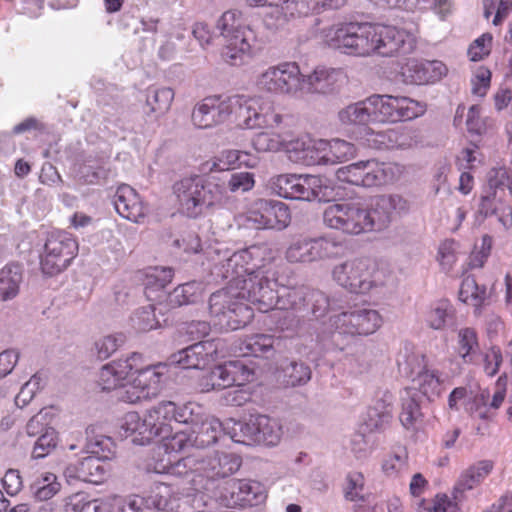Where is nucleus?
Segmentation results:
<instances>
[{
	"mask_svg": "<svg viewBox=\"0 0 512 512\" xmlns=\"http://www.w3.org/2000/svg\"><path fill=\"white\" fill-rule=\"evenodd\" d=\"M260 248L250 247L234 252L222 265L221 276L226 280L224 288H288L277 272L255 269L254 260Z\"/></svg>",
	"mask_w": 512,
	"mask_h": 512,
	"instance_id": "obj_1",
	"label": "nucleus"
},
{
	"mask_svg": "<svg viewBox=\"0 0 512 512\" xmlns=\"http://www.w3.org/2000/svg\"><path fill=\"white\" fill-rule=\"evenodd\" d=\"M242 460L235 454L224 451H217L208 456L188 455L172 462L171 459L165 463L162 461L157 464L156 470L159 472H172L177 476H185L194 473L196 477L216 480L225 478L236 473L241 467Z\"/></svg>",
	"mask_w": 512,
	"mask_h": 512,
	"instance_id": "obj_2",
	"label": "nucleus"
},
{
	"mask_svg": "<svg viewBox=\"0 0 512 512\" xmlns=\"http://www.w3.org/2000/svg\"><path fill=\"white\" fill-rule=\"evenodd\" d=\"M216 28L224 40L222 59L232 66L244 64L251 57L256 35L243 13L236 9L224 12L217 20Z\"/></svg>",
	"mask_w": 512,
	"mask_h": 512,
	"instance_id": "obj_3",
	"label": "nucleus"
},
{
	"mask_svg": "<svg viewBox=\"0 0 512 512\" xmlns=\"http://www.w3.org/2000/svg\"><path fill=\"white\" fill-rule=\"evenodd\" d=\"M172 189L177 211L191 219L203 216L211 207L219 205L221 199L212 177L208 180L198 175L185 177L175 182Z\"/></svg>",
	"mask_w": 512,
	"mask_h": 512,
	"instance_id": "obj_4",
	"label": "nucleus"
},
{
	"mask_svg": "<svg viewBox=\"0 0 512 512\" xmlns=\"http://www.w3.org/2000/svg\"><path fill=\"white\" fill-rule=\"evenodd\" d=\"M147 298L152 302L148 307L138 310L132 318L134 328L139 332H148L160 326L155 311L160 314L188 304L203 300V290H149Z\"/></svg>",
	"mask_w": 512,
	"mask_h": 512,
	"instance_id": "obj_5",
	"label": "nucleus"
},
{
	"mask_svg": "<svg viewBox=\"0 0 512 512\" xmlns=\"http://www.w3.org/2000/svg\"><path fill=\"white\" fill-rule=\"evenodd\" d=\"M327 44L345 53L366 56L374 52V24L349 22L323 30Z\"/></svg>",
	"mask_w": 512,
	"mask_h": 512,
	"instance_id": "obj_6",
	"label": "nucleus"
},
{
	"mask_svg": "<svg viewBox=\"0 0 512 512\" xmlns=\"http://www.w3.org/2000/svg\"><path fill=\"white\" fill-rule=\"evenodd\" d=\"M233 290H216L209 297V311L220 329L238 330L254 317L253 309L244 301V296L231 293Z\"/></svg>",
	"mask_w": 512,
	"mask_h": 512,
	"instance_id": "obj_7",
	"label": "nucleus"
},
{
	"mask_svg": "<svg viewBox=\"0 0 512 512\" xmlns=\"http://www.w3.org/2000/svg\"><path fill=\"white\" fill-rule=\"evenodd\" d=\"M200 405L187 403L177 406L172 401H162L146 413L152 438L170 434L173 423H198Z\"/></svg>",
	"mask_w": 512,
	"mask_h": 512,
	"instance_id": "obj_8",
	"label": "nucleus"
},
{
	"mask_svg": "<svg viewBox=\"0 0 512 512\" xmlns=\"http://www.w3.org/2000/svg\"><path fill=\"white\" fill-rule=\"evenodd\" d=\"M250 7L275 6L276 27L285 25L290 19L307 16L322 10H337L345 6L347 0H245Z\"/></svg>",
	"mask_w": 512,
	"mask_h": 512,
	"instance_id": "obj_9",
	"label": "nucleus"
},
{
	"mask_svg": "<svg viewBox=\"0 0 512 512\" xmlns=\"http://www.w3.org/2000/svg\"><path fill=\"white\" fill-rule=\"evenodd\" d=\"M255 367L243 360H230L216 365L199 380L202 392L222 390L232 386L242 387L254 381Z\"/></svg>",
	"mask_w": 512,
	"mask_h": 512,
	"instance_id": "obj_10",
	"label": "nucleus"
},
{
	"mask_svg": "<svg viewBox=\"0 0 512 512\" xmlns=\"http://www.w3.org/2000/svg\"><path fill=\"white\" fill-rule=\"evenodd\" d=\"M370 101L374 123L412 120L425 112L423 104L408 97L374 94Z\"/></svg>",
	"mask_w": 512,
	"mask_h": 512,
	"instance_id": "obj_11",
	"label": "nucleus"
},
{
	"mask_svg": "<svg viewBox=\"0 0 512 512\" xmlns=\"http://www.w3.org/2000/svg\"><path fill=\"white\" fill-rule=\"evenodd\" d=\"M335 175L341 182L363 187H374L393 181L394 170L391 164L369 159L340 167Z\"/></svg>",
	"mask_w": 512,
	"mask_h": 512,
	"instance_id": "obj_12",
	"label": "nucleus"
},
{
	"mask_svg": "<svg viewBox=\"0 0 512 512\" xmlns=\"http://www.w3.org/2000/svg\"><path fill=\"white\" fill-rule=\"evenodd\" d=\"M257 85L269 93L296 95L304 92V75L295 62H283L261 73Z\"/></svg>",
	"mask_w": 512,
	"mask_h": 512,
	"instance_id": "obj_13",
	"label": "nucleus"
},
{
	"mask_svg": "<svg viewBox=\"0 0 512 512\" xmlns=\"http://www.w3.org/2000/svg\"><path fill=\"white\" fill-rule=\"evenodd\" d=\"M159 368L160 365L143 367L142 360L138 362V369L133 370V376L124 386V390L118 396L119 399L135 404L156 397L161 391L163 378Z\"/></svg>",
	"mask_w": 512,
	"mask_h": 512,
	"instance_id": "obj_14",
	"label": "nucleus"
},
{
	"mask_svg": "<svg viewBox=\"0 0 512 512\" xmlns=\"http://www.w3.org/2000/svg\"><path fill=\"white\" fill-rule=\"evenodd\" d=\"M367 208L358 203L342 202L328 206L323 212V222L327 227L348 234L368 232Z\"/></svg>",
	"mask_w": 512,
	"mask_h": 512,
	"instance_id": "obj_15",
	"label": "nucleus"
},
{
	"mask_svg": "<svg viewBox=\"0 0 512 512\" xmlns=\"http://www.w3.org/2000/svg\"><path fill=\"white\" fill-rule=\"evenodd\" d=\"M330 323L339 334L368 336L381 327L382 317L376 310L362 308L334 315Z\"/></svg>",
	"mask_w": 512,
	"mask_h": 512,
	"instance_id": "obj_16",
	"label": "nucleus"
},
{
	"mask_svg": "<svg viewBox=\"0 0 512 512\" xmlns=\"http://www.w3.org/2000/svg\"><path fill=\"white\" fill-rule=\"evenodd\" d=\"M340 245L332 239L303 238L291 243L286 250V259L291 263H309L335 257Z\"/></svg>",
	"mask_w": 512,
	"mask_h": 512,
	"instance_id": "obj_17",
	"label": "nucleus"
},
{
	"mask_svg": "<svg viewBox=\"0 0 512 512\" xmlns=\"http://www.w3.org/2000/svg\"><path fill=\"white\" fill-rule=\"evenodd\" d=\"M373 53L390 57L398 53L407 54L413 51L415 40L412 34L395 26L374 24Z\"/></svg>",
	"mask_w": 512,
	"mask_h": 512,
	"instance_id": "obj_18",
	"label": "nucleus"
},
{
	"mask_svg": "<svg viewBox=\"0 0 512 512\" xmlns=\"http://www.w3.org/2000/svg\"><path fill=\"white\" fill-rule=\"evenodd\" d=\"M221 348L220 340L200 341L174 354V362L183 369H204L219 359Z\"/></svg>",
	"mask_w": 512,
	"mask_h": 512,
	"instance_id": "obj_19",
	"label": "nucleus"
},
{
	"mask_svg": "<svg viewBox=\"0 0 512 512\" xmlns=\"http://www.w3.org/2000/svg\"><path fill=\"white\" fill-rule=\"evenodd\" d=\"M142 359L139 353H132L125 359H118L105 364L99 373L98 383L102 390L110 391L119 389V394L133 376V370L138 369V362Z\"/></svg>",
	"mask_w": 512,
	"mask_h": 512,
	"instance_id": "obj_20",
	"label": "nucleus"
},
{
	"mask_svg": "<svg viewBox=\"0 0 512 512\" xmlns=\"http://www.w3.org/2000/svg\"><path fill=\"white\" fill-rule=\"evenodd\" d=\"M405 209V201L399 195H381L373 199L367 208L369 231H382L392 222L396 211Z\"/></svg>",
	"mask_w": 512,
	"mask_h": 512,
	"instance_id": "obj_21",
	"label": "nucleus"
},
{
	"mask_svg": "<svg viewBox=\"0 0 512 512\" xmlns=\"http://www.w3.org/2000/svg\"><path fill=\"white\" fill-rule=\"evenodd\" d=\"M229 105L227 97H208L197 103L191 114V120L195 127L208 129L224 123L229 118Z\"/></svg>",
	"mask_w": 512,
	"mask_h": 512,
	"instance_id": "obj_22",
	"label": "nucleus"
},
{
	"mask_svg": "<svg viewBox=\"0 0 512 512\" xmlns=\"http://www.w3.org/2000/svg\"><path fill=\"white\" fill-rule=\"evenodd\" d=\"M241 432L251 441L274 446L281 439L282 426L278 420L267 415H251L248 421L241 425Z\"/></svg>",
	"mask_w": 512,
	"mask_h": 512,
	"instance_id": "obj_23",
	"label": "nucleus"
},
{
	"mask_svg": "<svg viewBox=\"0 0 512 512\" xmlns=\"http://www.w3.org/2000/svg\"><path fill=\"white\" fill-rule=\"evenodd\" d=\"M263 98L247 95H232L227 97L229 117L234 116L237 125L245 129L258 128V121L263 104Z\"/></svg>",
	"mask_w": 512,
	"mask_h": 512,
	"instance_id": "obj_24",
	"label": "nucleus"
},
{
	"mask_svg": "<svg viewBox=\"0 0 512 512\" xmlns=\"http://www.w3.org/2000/svg\"><path fill=\"white\" fill-rule=\"evenodd\" d=\"M346 74L341 69L317 67L313 73L304 76V92L334 94L346 83Z\"/></svg>",
	"mask_w": 512,
	"mask_h": 512,
	"instance_id": "obj_25",
	"label": "nucleus"
},
{
	"mask_svg": "<svg viewBox=\"0 0 512 512\" xmlns=\"http://www.w3.org/2000/svg\"><path fill=\"white\" fill-rule=\"evenodd\" d=\"M114 207L124 219L139 223L146 216L147 209L138 193L129 185H121L114 195Z\"/></svg>",
	"mask_w": 512,
	"mask_h": 512,
	"instance_id": "obj_26",
	"label": "nucleus"
},
{
	"mask_svg": "<svg viewBox=\"0 0 512 512\" xmlns=\"http://www.w3.org/2000/svg\"><path fill=\"white\" fill-rule=\"evenodd\" d=\"M293 190L290 192L291 200L303 201H327L329 194L328 186L323 179L315 175H296V181L292 183Z\"/></svg>",
	"mask_w": 512,
	"mask_h": 512,
	"instance_id": "obj_27",
	"label": "nucleus"
},
{
	"mask_svg": "<svg viewBox=\"0 0 512 512\" xmlns=\"http://www.w3.org/2000/svg\"><path fill=\"white\" fill-rule=\"evenodd\" d=\"M455 352L465 365L480 364L481 349L478 334L474 328L465 327L458 331Z\"/></svg>",
	"mask_w": 512,
	"mask_h": 512,
	"instance_id": "obj_28",
	"label": "nucleus"
},
{
	"mask_svg": "<svg viewBox=\"0 0 512 512\" xmlns=\"http://www.w3.org/2000/svg\"><path fill=\"white\" fill-rule=\"evenodd\" d=\"M494 462L492 460H480L467 469L459 476L454 487V498L457 499V493H464L479 486L492 472Z\"/></svg>",
	"mask_w": 512,
	"mask_h": 512,
	"instance_id": "obj_29",
	"label": "nucleus"
},
{
	"mask_svg": "<svg viewBox=\"0 0 512 512\" xmlns=\"http://www.w3.org/2000/svg\"><path fill=\"white\" fill-rule=\"evenodd\" d=\"M212 179L221 193L219 205H226L230 201L229 192L244 193L255 185L254 174L250 172H235L227 179L212 176Z\"/></svg>",
	"mask_w": 512,
	"mask_h": 512,
	"instance_id": "obj_30",
	"label": "nucleus"
},
{
	"mask_svg": "<svg viewBox=\"0 0 512 512\" xmlns=\"http://www.w3.org/2000/svg\"><path fill=\"white\" fill-rule=\"evenodd\" d=\"M192 433L195 434L194 444L199 447H206L217 442L223 432L222 423L214 417L202 416V407L199 410V422L190 423Z\"/></svg>",
	"mask_w": 512,
	"mask_h": 512,
	"instance_id": "obj_31",
	"label": "nucleus"
},
{
	"mask_svg": "<svg viewBox=\"0 0 512 512\" xmlns=\"http://www.w3.org/2000/svg\"><path fill=\"white\" fill-rule=\"evenodd\" d=\"M163 438L161 449L163 450V453H159V456H161L158 459L154 460V463L152 465V470L155 473L159 474H172V472H159L156 470V466L160 462H166L167 460L171 459L172 462H177L178 458H176V454L186 449L188 446L191 445V437L186 432H176L174 435L169 436V434L161 436ZM181 458H179L180 460Z\"/></svg>",
	"mask_w": 512,
	"mask_h": 512,
	"instance_id": "obj_32",
	"label": "nucleus"
},
{
	"mask_svg": "<svg viewBox=\"0 0 512 512\" xmlns=\"http://www.w3.org/2000/svg\"><path fill=\"white\" fill-rule=\"evenodd\" d=\"M415 389H417L428 401H435L443 394L444 380L440 378L437 370H429L424 367L413 378Z\"/></svg>",
	"mask_w": 512,
	"mask_h": 512,
	"instance_id": "obj_33",
	"label": "nucleus"
},
{
	"mask_svg": "<svg viewBox=\"0 0 512 512\" xmlns=\"http://www.w3.org/2000/svg\"><path fill=\"white\" fill-rule=\"evenodd\" d=\"M174 271L170 267H148L138 270L133 275L135 285L144 286V288H165L173 279Z\"/></svg>",
	"mask_w": 512,
	"mask_h": 512,
	"instance_id": "obj_34",
	"label": "nucleus"
},
{
	"mask_svg": "<svg viewBox=\"0 0 512 512\" xmlns=\"http://www.w3.org/2000/svg\"><path fill=\"white\" fill-rule=\"evenodd\" d=\"M362 270L361 261L345 262L333 269L332 276L341 288H362L366 283L361 275Z\"/></svg>",
	"mask_w": 512,
	"mask_h": 512,
	"instance_id": "obj_35",
	"label": "nucleus"
},
{
	"mask_svg": "<svg viewBox=\"0 0 512 512\" xmlns=\"http://www.w3.org/2000/svg\"><path fill=\"white\" fill-rule=\"evenodd\" d=\"M339 121L344 125H363L374 123L370 97L350 104L338 112Z\"/></svg>",
	"mask_w": 512,
	"mask_h": 512,
	"instance_id": "obj_36",
	"label": "nucleus"
},
{
	"mask_svg": "<svg viewBox=\"0 0 512 512\" xmlns=\"http://www.w3.org/2000/svg\"><path fill=\"white\" fill-rule=\"evenodd\" d=\"M45 252L60 255L72 261L77 254L78 244L70 234L64 231L51 232L44 245Z\"/></svg>",
	"mask_w": 512,
	"mask_h": 512,
	"instance_id": "obj_37",
	"label": "nucleus"
},
{
	"mask_svg": "<svg viewBox=\"0 0 512 512\" xmlns=\"http://www.w3.org/2000/svg\"><path fill=\"white\" fill-rule=\"evenodd\" d=\"M249 297H252L253 304L261 312L271 310L288 311L294 308V303H288L284 296L278 294V290H248Z\"/></svg>",
	"mask_w": 512,
	"mask_h": 512,
	"instance_id": "obj_38",
	"label": "nucleus"
},
{
	"mask_svg": "<svg viewBox=\"0 0 512 512\" xmlns=\"http://www.w3.org/2000/svg\"><path fill=\"white\" fill-rule=\"evenodd\" d=\"M174 91L169 87L149 88L146 97V104L150 108L147 116L158 119L165 115L174 100Z\"/></svg>",
	"mask_w": 512,
	"mask_h": 512,
	"instance_id": "obj_39",
	"label": "nucleus"
},
{
	"mask_svg": "<svg viewBox=\"0 0 512 512\" xmlns=\"http://www.w3.org/2000/svg\"><path fill=\"white\" fill-rule=\"evenodd\" d=\"M228 485L234 504L254 505L263 499L257 482L233 480Z\"/></svg>",
	"mask_w": 512,
	"mask_h": 512,
	"instance_id": "obj_40",
	"label": "nucleus"
},
{
	"mask_svg": "<svg viewBox=\"0 0 512 512\" xmlns=\"http://www.w3.org/2000/svg\"><path fill=\"white\" fill-rule=\"evenodd\" d=\"M121 435L124 437L135 436L134 442L139 441L140 443L149 442L152 437L150 435V429L147 424V415L142 419L137 412H128L122 419L121 423Z\"/></svg>",
	"mask_w": 512,
	"mask_h": 512,
	"instance_id": "obj_41",
	"label": "nucleus"
},
{
	"mask_svg": "<svg viewBox=\"0 0 512 512\" xmlns=\"http://www.w3.org/2000/svg\"><path fill=\"white\" fill-rule=\"evenodd\" d=\"M454 320L455 310L447 299H440L432 304L425 315L427 325L434 330H442Z\"/></svg>",
	"mask_w": 512,
	"mask_h": 512,
	"instance_id": "obj_42",
	"label": "nucleus"
},
{
	"mask_svg": "<svg viewBox=\"0 0 512 512\" xmlns=\"http://www.w3.org/2000/svg\"><path fill=\"white\" fill-rule=\"evenodd\" d=\"M176 490L166 483H156L145 496L150 512L170 511V506L174 501Z\"/></svg>",
	"mask_w": 512,
	"mask_h": 512,
	"instance_id": "obj_43",
	"label": "nucleus"
},
{
	"mask_svg": "<svg viewBox=\"0 0 512 512\" xmlns=\"http://www.w3.org/2000/svg\"><path fill=\"white\" fill-rule=\"evenodd\" d=\"M264 212L270 229L282 230L290 223V212L286 204L280 201L263 200Z\"/></svg>",
	"mask_w": 512,
	"mask_h": 512,
	"instance_id": "obj_44",
	"label": "nucleus"
},
{
	"mask_svg": "<svg viewBox=\"0 0 512 512\" xmlns=\"http://www.w3.org/2000/svg\"><path fill=\"white\" fill-rule=\"evenodd\" d=\"M61 488L57 476L51 472L41 473L32 485L34 497L38 501H48L53 498Z\"/></svg>",
	"mask_w": 512,
	"mask_h": 512,
	"instance_id": "obj_45",
	"label": "nucleus"
},
{
	"mask_svg": "<svg viewBox=\"0 0 512 512\" xmlns=\"http://www.w3.org/2000/svg\"><path fill=\"white\" fill-rule=\"evenodd\" d=\"M273 345V336L256 334L244 339L239 346V350L243 356H260L271 351Z\"/></svg>",
	"mask_w": 512,
	"mask_h": 512,
	"instance_id": "obj_46",
	"label": "nucleus"
},
{
	"mask_svg": "<svg viewBox=\"0 0 512 512\" xmlns=\"http://www.w3.org/2000/svg\"><path fill=\"white\" fill-rule=\"evenodd\" d=\"M78 472L83 480L90 483L103 482L106 476V468L99 457H85L79 464Z\"/></svg>",
	"mask_w": 512,
	"mask_h": 512,
	"instance_id": "obj_47",
	"label": "nucleus"
},
{
	"mask_svg": "<svg viewBox=\"0 0 512 512\" xmlns=\"http://www.w3.org/2000/svg\"><path fill=\"white\" fill-rule=\"evenodd\" d=\"M243 155L247 156L248 154L246 152L234 149L223 150L210 163H207V165H210L209 171H228L235 168L236 165L241 164L250 166L246 161L241 159Z\"/></svg>",
	"mask_w": 512,
	"mask_h": 512,
	"instance_id": "obj_48",
	"label": "nucleus"
},
{
	"mask_svg": "<svg viewBox=\"0 0 512 512\" xmlns=\"http://www.w3.org/2000/svg\"><path fill=\"white\" fill-rule=\"evenodd\" d=\"M422 418L421 406L415 398L408 397L402 400L399 420L405 429L415 430Z\"/></svg>",
	"mask_w": 512,
	"mask_h": 512,
	"instance_id": "obj_49",
	"label": "nucleus"
},
{
	"mask_svg": "<svg viewBox=\"0 0 512 512\" xmlns=\"http://www.w3.org/2000/svg\"><path fill=\"white\" fill-rule=\"evenodd\" d=\"M343 494L351 502L363 501L365 490V477L361 472H349L343 484Z\"/></svg>",
	"mask_w": 512,
	"mask_h": 512,
	"instance_id": "obj_50",
	"label": "nucleus"
},
{
	"mask_svg": "<svg viewBox=\"0 0 512 512\" xmlns=\"http://www.w3.org/2000/svg\"><path fill=\"white\" fill-rule=\"evenodd\" d=\"M283 382L286 386L295 387L307 383L311 378L309 366L303 363L290 362L283 368Z\"/></svg>",
	"mask_w": 512,
	"mask_h": 512,
	"instance_id": "obj_51",
	"label": "nucleus"
},
{
	"mask_svg": "<svg viewBox=\"0 0 512 512\" xmlns=\"http://www.w3.org/2000/svg\"><path fill=\"white\" fill-rule=\"evenodd\" d=\"M58 441L57 431L51 427L46 428L34 444L32 457L40 459L48 456L56 449Z\"/></svg>",
	"mask_w": 512,
	"mask_h": 512,
	"instance_id": "obj_52",
	"label": "nucleus"
},
{
	"mask_svg": "<svg viewBox=\"0 0 512 512\" xmlns=\"http://www.w3.org/2000/svg\"><path fill=\"white\" fill-rule=\"evenodd\" d=\"M327 149L331 164L346 161L357 153L354 144L338 138L327 141Z\"/></svg>",
	"mask_w": 512,
	"mask_h": 512,
	"instance_id": "obj_53",
	"label": "nucleus"
},
{
	"mask_svg": "<svg viewBox=\"0 0 512 512\" xmlns=\"http://www.w3.org/2000/svg\"><path fill=\"white\" fill-rule=\"evenodd\" d=\"M24 279L25 271L19 263H8L0 270V288H20Z\"/></svg>",
	"mask_w": 512,
	"mask_h": 512,
	"instance_id": "obj_54",
	"label": "nucleus"
},
{
	"mask_svg": "<svg viewBox=\"0 0 512 512\" xmlns=\"http://www.w3.org/2000/svg\"><path fill=\"white\" fill-rule=\"evenodd\" d=\"M396 135V129L374 131L371 128H365V140L367 145L374 149H393V139Z\"/></svg>",
	"mask_w": 512,
	"mask_h": 512,
	"instance_id": "obj_55",
	"label": "nucleus"
},
{
	"mask_svg": "<svg viewBox=\"0 0 512 512\" xmlns=\"http://www.w3.org/2000/svg\"><path fill=\"white\" fill-rule=\"evenodd\" d=\"M427 72L425 62L411 60L403 68L402 76L407 84L423 85L429 83Z\"/></svg>",
	"mask_w": 512,
	"mask_h": 512,
	"instance_id": "obj_56",
	"label": "nucleus"
},
{
	"mask_svg": "<svg viewBox=\"0 0 512 512\" xmlns=\"http://www.w3.org/2000/svg\"><path fill=\"white\" fill-rule=\"evenodd\" d=\"M502 362V351L496 345L491 346L484 353L481 352L480 364H482L484 373L489 377H493L499 372Z\"/></svg>",
	"mask_w": 512,
	"mask_h": 512,
	"instance_id": "obj_57",
	"label": "nucleus"
},
{
	"mask_svg": "<svg viewBox=\"0 0 512 512\" xmlns=\"http://www.w3.org/2000/svg\"><path fill=\"white\" fill-rule=\"evenodd\" d=\"M408 453L405 448H399L398 451L389 455L382 464L383 472L391 477L396 476L407 468Z\"/></svg>",
	"mask_w": 512,
	"mask_h": 512,
	"instance_id": "obj_58",
	"label": "nucleus"
},
{
	"mask_svg": "<svg viewBox=\"0 0 512 512\" xmlns=\"http://www.w3.org/2000/svg\"><path fill=\"white\" fill-rule=\"evenodd\" d=\"M489 401V392L483 391L477 395H475L468 403L466 410L470 413L471 416L482 419V420H490L493 417V413L488 404Z\"/></svg>",
	"mask_w": 512,
	"mask_h": 512,
	"instance_id": "obj_59",
	"label": "nucleus"
},
{
	"mask_svg": "<svg viewBox=\"0 0 512 512\" xmlns=\"http://www.w3.org/2000/svg\"><path fill=\"white\" fill-rule=\"evenodd\" d=\"M306 166L329 165L331 160L328 157L327 140H310Z\"/></svg>",
	"mask_w": 512,
	"mask_h": 512,
	"instance_id": "obj_60",
	"label": "nucleus"
},
{
	"mask_svg": "<svg viewBox=\"0 0 512 512\" xmlns=\"http://www.w3.org/2000/svg\"><path fill=\"white\" fill-rule=\"evenodd\" d=\"M71 261L65 258H62L60 255L51 254L50 252L43 251L41 255V269L44 274L53 276L62 272L70 265Z\"/></svg>",
	"mask_w": 512,
	"mask_h": 512,
	"instance_id": "obj_61",
	"label": "nucleus"
},
{
	"mask_svg": "<svg viewBox=\"0 0 512 512\" xmlns=\"http://www.w3.org/2000/svg\"><path fill=\"white\" fill-rule=\"evenodd\" d=\"M407 9L433 10L444 17L450 10L449 0H405Z\"/></svg>",
	"mask_w": 512,
	"mask_h": 512,
	"instance_id": "obj_62",
	"label": "nucleus"
},
{
	"mask_svg": "<svg viewBox=\"0 0 512 512\" xmlns=\"http://www.w3.org/2000/svg\"><path fill=\"white\" fill-rule=\"evenodd\" d=\"M280 137L268 132H260L252 139V146L258 152H276L281 148Z\"/></svg>",
	"mask_w": 512,
	"mask_h": 512,
	"instance_id": "obj_63",
	"label": "nucleus"
},
{
	"mask_svg": "<svg viewBox=\"0 0 512 512\" xmlns=\"http://www.w3.org/2000/svg\"><path fill=\"white\" fill-rule=\"evenodd\" d=\"M80 178L85 184H97L109 175V169L103 164H84L79 170Z\"/></svg>",
	"mask_w": 512,
	"mask_h": 512,
	"instance_id": "obj_64",
	"label": "nucleus"
}]
</instances>
